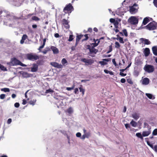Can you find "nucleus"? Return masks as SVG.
<instances>
[{
  "label": "nucleus",
  "mask_w": 157,
  "mask_h": 157,
  "mask_svg": "<svg viewBox=\"0 0 157 157\" xmlns=\"http://www.w3.org/2000/svg\"><path fill=\"white\" fill-rule=\"evenodd\" d=\"M142 29H146L149 30H153L157 29V23L154 21L149 23L146 26H144Z\"/></svg>",
  "instance_id": "nucleus-1"
},
{
  "label": "nucleus",
  "mask_w": 157,
  "mask_h": 157,
  "mask_svg": "<svg viewBox=\"0 0 157 157\" xmlns=\"http://www.w3.org/2000/svg\"><path fill=\"white\" fill-rule=\"evenodd\" d=\"M25 56L28 59L31 61L36 60L39 58V56L32 53L27 54Z\"/></svg>",
  "instance_id": "nucleus-2"
},
{
  "label": "nucleus",
  "mask_w": 157,
  "mask_h": 157,
  "mask_svg": "<svg viewBox=\"0 0 157 157\" xmlns=\"http://www.w3.org/2000/svg\"><path fill=\"white\" fill-rule=\"evenodd\" d=\"M144 69L145 72L149 73L154 71L155 67L153 65L146 64L144 67Z\"/></svg>",
  "instance_id": "nucleus-3"
},
{
  "label": "nucleus",
  "mask_w": 157,
  "mask_h": 157,
  "mask_svg": "<svg viewBox=\"0 0 157 157\" xmlns=\"http://www.w3.org/2000/svg\"><path fill=\"white\" fill-rule=\"evenodd\" d=\"M73 9V7L71 4L69 3L63 9V11L66 13H71V10Z\"/></svg>",
  "instance_id": "nucleus-4"
},
{
  "label": "nucleus",
  "mask_w": 157,
  "mask_h": 157,
  "mask_svg": "<svg viewBox=\"0 0 157 157\" xmlns=\"http://www.w3.org/2000/svg\"><path fill=\"white\" fill-rule=\"evenodd\" d=\"M128 22L131 24L136 25L138 23V20L136 17L132 16L129 19Z\"/></svg>",
  "instance_id": "nucleus-5"
},
{
  "label": "nucleus",
  "mask_w": 157,
  "mask_h": 157,
  "mask_svg": "<svg viewBox=\"0 0 157 157\" xmlns=\"http://www.w3.org/2000/svg\"><path fill=\"white\" fill-rule=\"evenodd\" d=\"M129 11L131 13H134L137 11L138 7V5L136 3H134L132 6H130Z\"/></svg>",
  "instance_id": "nucleus-6"
},
{
  "label": "nucleus",
  "mask_w": 157,
  "mask_h": 157,
  "mask_svg": "<svg viewBox=\"0 0 157 157\" xmlns=\"http://www.w3.org/2000/svg\"><path fill=\"white\" fill-rule=\"evenodd\" d=\"M20 61L15 58H12L11 61L9 63L10 65L14 66L17 65H19Z\"/></svg>",
  "instance_id": "nucleus-7"
},
{
  "label": "nucleus",
  "mask_w": 157,
  "mask_h": 157,
  "mask_svg": "<svg viewBox=\"0 0 157 157\" xmlns=\"http://www.w3.org/2000/svg\"><path fill=\"white\" fill-rule=\"evenodd\" d=\"M140 44H144L149 45L151 44V42L148 39H146L144 38H140Z\"/></svg>",
  "instance_id": "nucleus-8"
},
{
  "label": "nucleus",
  "mask_w": 157,
  "mask_h": 157,
  "mask_svg": "<svg viewBox=\"0 0 157 157\" xmlns=\"http://www.w3.org/2000/svg\"><path fill=\"white\" fill-rule=\"evenodd\" d=\"M51 65L52 66L58 68H61L63 67L62 65L61 64H59L57 62H51Z\"/></svg>",
  "instance_id": "nucleus-9"
},
{
  "label": "nucleus",
  "mask_w": 157,
  "mask_h": 157,
  "mask_svg": "<svg viewBox=\"0 0 157 157\" xmlns=\"http://www.w3.org/2000/svg\"><path fill=\"white\" fill-rule=\"evenodd\" d=\"M149 18V17H146L144 19L142 25L140 27L142 29L143 25H145L150 21Z\"/></svg>",
  "instance_id": "nucleus-10"
},
{
  "label": "nucleus",
  "mask_w": 157,
  "mask_h": 157,
  "mask_svg": "<svg viewBox=\"0 0 157 157\" xmlns=\"http://www.w3.org/2000/svg\"><path fill=\"white\" fill-rule=\"evenodd\" d=\"M62 24L65 25V27L66 29H68L70 28V25L68 24V22L67 20L65 19H63L62 21Z\"/></svg>",
  "instance_id": "nucleus-11"
},
{
  "label": "nucleus",
  "mask_w": 157,
  "mask_h": 157,
  "mask_svg": "<svg viewBox=\"0 0 157 157\" xmlns=\"http://www.w3.org/2000/svg\"><path fill=\"white\" fill-rule=\"evenodd\" d=\"M38 65L35 63L33 64V67H31V71L32 72H36L38 69Z\"/></svg>",
  "instance_id": "nucleus-12"
},
{
  "label": "nucleus",
  "mask_w": 157,
  "mask_h": 157,
  "mask_svg": "<svg viewBox=\"0 0 157 157\" xmlns=\"http://www.w3.org/2000/svg\"><path fill=\"white\" fill-rule=\"evenodd\" d=\"M149 79L146 77L143 79L142 83L143 85H147L149 83Z\"/></svg>",
  "instance_id": "nucleus-13"
},
{
  "label": "nucleus",
  "mask_w": 157,
  "mask_h": 157,
  "mask_svg": "<svg viewBox=\"0 0 157 157\" xmlns=\"http://www.w3.org/2000/svg\"><path fill=\"white\" fill-rule=\"evenodd\" d=\"M51 49L53 52V53L54 54H56L59 53V51L58 49L56 47L54 46H51Z\"/></svg>",
  "instance_id": "nucleus-14"
},
{
  "label": "nucleus",
  "mask_w": 157,
  "mask_h": 157,
  "mask_svg": "<svg viewBox=\"0 0 157 157\" xmlns=\"http://www.w3.org/2000/svg\"><path fill=\"white\" fill-rule=\"evenodd\" d=\"M144 54L146 56H147L150 53V50L148 48H145L144 51Z\"/></svg>",
  "instance_id": "nucleus-15"
},
{
  "label": "nucleus",
  "mask_w": 157,
  "mask_h": 157,
  "mask_svg": "<svg viewBox=\"0 0 157 157\" xmlns=\"http://www.w3.org/2000/svg\"><path fill=\"white\" fill-rule=\"evenodd\" d=\"M27 38V36L26 34H24L22 37L21 39L20 40V43L21 44H23L24 43L25 40Z\"/></svg>",
  "instance_id": "nucleus-16"
},
{
  "label": "nucleus",
  "mask_w": 157,
  "mask_h": 157,
  "mask_svg": "<svg viewBox=\"0 0 157 157\" xmlns=\"http://www.w3.org/2000/svg\"><path fill=\"white\" fill-rule=\"evenodd\" d=\"M151 133V131L150 130L147 131H144L142 132V135L143 136H147Z\"/></svg>",
  "instance_id": "nucleus-17"
},
{
  "label": "nucleus",
  "mask_w": 157,
  "mask_h": 157,
  "mask_svg": "<svg viewBox=\"0 0 157 157\" xmlns=\"http://www.w3.org/2000/svg\"><path fill=\"white\" fill-rule=\"evenodd\" d=\"M152 50L154 55L157 56V46H155L152 47Z\"/></svg>",
  "instance_id": "nucleus-18"
},
{
  "label": "nucleus",
  "mask_w": 157,
  "mask_h": 157,
  "mask_svg": "<svg viewBox=\"0 0 157 157\" xmlns=\"http://www.w3.org/2000/svg\"><path fill=\"white\" fill-rule=\"evenodd\" d=\"M117 38H115V39L117 40H119V42H120V43L121 44H124V41L123 40V38L122 37H120L118 35H117Z\"/></svg>",
  "instance_id": "nucleus-19"
},
{
  "label": "nucleus",
  "mask_w": 157,
  "mask_h": 157,
  "mask_svg": "<svg viewBox=\"0 0 157 157\" xmlns=\"http://www.w3.org/2000/svg\"><path fill=\"white\" fill-rule=\"evenodd\" d=\"M132 117L136 120H137L139 118V115L138 114L135 113L132 115Z\"/></svg>",
  "instance_id": "nucleus-20"
},
{
  "label": "nucleus",
  "mask_w": 157,
  "mask_h": 157,
  "mask_svg": "<svg viewBox=\"0 0 157 157\" xmlns=\"http://www.w3.org/2000/svg\"><path fill=\"white\" fill-rule=\"evenodd\" d=\"M73 112V109L72 107H70L69 108L65 110L66 113H67L69 114H71Z\"/></svg>",
  "instance_id": "nucleus-21"
},
{
  "label": "nucleus",
  "mask_w": 157,
  "mask_h": 157,
  "mask_svg": "<svg viewBox=\"0 0 157 157\" xmlns=\"http://www.w3.org/2000/svg\"><path fill=\"white\" fill-rule=\"evenodd\" d=\"M98 52V50L97 49L95 48H94L91 47V49L90 51V53H94L96 54Z\"/></svg>",
  "instance_id": "nucleus-22"
},
{
  "label": "nucleus",
  "mask_w": 157,
  "mask_h": 157,
  "mask_svg": "<svg viewBox=\"0 0 157 157\" xmlns=\"http://www.w3.org/2000/svg\"><path fill=\"white\" fill-rule=\"evenodd\" d=\"M118 20H118H116L113 23L114 27L116 29L118 28L119 21H121L120 19H119Z\"/></svg>",
  "instance_id": "nucleus-23"
},
{
  "label": "nucleus",
  "mask_w": 157,
  "mask_h": 157,
  "mask_svg": "<svg viewBox=\"0 0 157 157\" xmlns=\"http://www.w3.org/2000/svg\"><path fill=\"white\" fill-rule=\"evenodd\" d=\"M46 40V38H44L43 39V44L41 46H40L39 47V48L38 49V50L39 51H40L41 49H42L44 47L45 44Z\"/></svg>",
  "instance_id": "nucleus-24"
},
{
  "label": "nucleus",
  "mask_w": 157,
  "mask_h": 157,
  "mask_svg": "<svg viewBox=\"0 0 157 157\" xmlns=\"http://www.w3.org/2000/svg\"><path fill=\"white\" fill-rule=\"evenodd\" d=\"M88 33L87 34L88 35V36L89 37V38H90V40H92V38L94 37L95 35V34L94 33Z\"/></svg>",
  "instance_id": "nucleus-25"
},
{
  "label": "nucleus",
  "mask_w": 157,
  "mask_h": 157,
  "mask_svg": "<svg viewBox=\"0 0 157 157\" xmlns=\"http://www.w3.org/2000/svg\"><path fill=\"white\" fill-rule=\"evenodd\" d=\"M80 92L82 93V94L83 95L84 94L85 90L83 87V86L82 85H80V87L79 88Z\"/></svg>",
  "instance_id": "nucleus-26"
},
{
  "label": "nucleus",
  "mask_w": 157,
  "mask_h": 157,
  "mask_svg": "<svg viewBox=\"0 0 157 157\" xmlns=\"http://www.w3.org/2000/svg\"><path fill=\"white\" fill-rule=\"evenodd\" d=\"M96 40H98V41L97 43H94L90 44L91 45H92L91 47L94 48V47L97 46L98 45V44L100 42V41L99 40H98V39H97Z\"/></svg>",
  "instance_id": "nucleus-27"
},
{
  "label": "nucleus",
  "mask_w": 157,
  "mask_h": 157,
  "mask_svg": "<svg viewBox=\"0 0 157 157\" xmlns=\"http://www.w3.org/2000/svg\"><path fill=\"white\" fill-rule=\"evenodd\" d=\"M136 136H137L138 137L140 138L142 140H143L144 139L143 137V136L142 135V134H141L140 132H138L136 134Z\"/></svg>",
  "instance_id": "nucleus-28"
},
{
  "label": "nucleus",
  "mask_w": 157,
  "mask_h": 157,
  "mask_svg": "<svg viewBox=\"0 0 157 157\" xmlns=\"http://www.w3.org/2000/svg\"><path fill=\"white\" fill-rule=\"evenodd\" d=\"M23 76L27 78L30 77V75L27 72H24L22 74Z\"/></svg>",
  "instance_id": "nucleus-29"
},
{
  "label": "nucleus",
  "mask_w": 157,
  "mask_h": 157,
  "mask_svg": "<svg viewBox=\"0 0 157 157\" xmlns=\"http://www.w3.org/2000/svg\"><path fill=\"white\" fill-rule=\"evenodd\" d=\"M130 124L133 127H136V126L137 125V123L136 122L134 121L133 120H132L130 123Z\"/></svg>",
  "instance_id": "nucleus-30"
},
{
  "label": "nucleus",
  "mask_w": 157,
  "mask_h": 157,
  "mask_svg": "<svg viewBox=\"0 0 157 157\" xmlns=\"http://www.w3.org/2000/svg\"><path fill=\"white\" fill-rule=\"evenodd\" d=\"M83 35H78L76 36V41L78 42L79 41V40H80V39L82 38V37H83Z\"/></svg>",
  "instance_id": "nucleus-31"
},
{
  "label": "nucleus",
  "mask_w": 157,
  "mask_h": 157,
  "mask_svg": "<svg viewBox=\"0 0 157 157\" xmlns=\"http://www.w3.org/2000/svg\"><path fill=\"white\" fill-rule=\"evenodd\" d=\"M115 48L117 49H119L121 47V45L118 42H115Z\"/></svg>",
  "instance_id": "nucleus-32"
},
{
  "label": "nucleus",
  "mask_w": 157,
  "mask_h": 157,
  "mask_svg": "<svg viewBox=\"0 0 157 157\" xmlns=\"http://www.w3.org/2000/svg\"><path fill=\"white\" fill-rule=\"evenodd\" d=\"M146 95L148 98H155V97L152 94L149 93H146Z\"/></svg>",
  "instance_id": "nucleus-33"
},
{
  "label": "nucleus",
  "mask_w": 157,
  "mask_h": 157,
  "mask_svg": "<svg viewBox=\"0 0 157 157\" xmlns=\"http://www.w3.org/2000/svg\"><path fill=\"white\" fill-rule=\"evenodd\" d=\"M94 62V61L93 59H87L86 63H88L89 64L91 65Z\"/></svg>",
  "instance_id": "nucleus-34"
},
{
  "label": "nucleus",
  "mask_w": 157,
  "mask_h": 157,
  "mask_svg": "<svg viewBox=\"0 0 157 157\" xmlns=\"http://www.w3.org/2000/svg\"><path fill=\"white\" fill-rule=\"evenodd\" d=\"M104 72L106 74L109 73L110 75H113V73L112 71H109L106 69L104 70Z\"/></svg>",
  "instance_id": "nucleus-35"
},
{
  "label": "nucleus",
  "mask_w": 157,
  "mask_h": 157,
  "mask_svg": "<svg viewBox=\"0 0 157 157\" xmlns=\"http://www.w3.org/2000/svg\"><path fill=\"white\" fill-rule=\"evenodd\" d=\"M36 101V99H33V100H30L29 102V103L30 105H35V103Z\"/></svg>",
  "instance_id": "nucleus-36"
},
{
  "label": "nucleus",
  "mask_w": 157,
  "mask_h": 157,
  "mask_svg": "<svg viewBox=\"0 0 157 157\" xmlns=\"http://www.w3.org/2000/svg\"><path fill=\"white\" fill-rule=\"evenodd\" d=\"M0 69L3 71H7L6 68L1 64H0Z\"/></svg>",
  "instance_id": "nucleus-37"
},
{
  "label": "nucleus",
  "mask_w": 157,
  "mask_h": 157,
  "mask_svg": "<svg viewBox=\"0 0 157 157\" xmlns=\"http://www.w3.org/2000/svg\"><path fill=\"white\" fill-rule=\"evenodd\" d=\"M75 86L74 85H73L71 87H67L66 88V89L68 91H70L71 90H73L74 88H75Z\"/></svg>",
  "instance_id": "nucleus-38"
},
{
  "label": "nucleus",
  "mask_w": 157,
  "mask_h": 157,
  "mask_svg": "<svg viewBox=\"0 0 157 157\" xmlns=\"http://www.w3.org/2000/svg\"><path fill=\"white\" fill-rule=\"evenodd\" d=\"M32 19L33 20L36 21H39L40 20L39 18L38 17L36 16H34L32 17Z\"/></svg>",
  "instance_id": "nucleus-39"
},
{
  "label": "nucleus",
  "mask_w": 157,
  "mask_h": 157,
  "mask_svg": "<svg viewBox=\"0 0 157 157\" xmlns=\"http://www.w3.org/2000/svg\"><path fill=\"white\" fill-rule=\"evenodd\" d=\"M112 51V44L109 46V49L108 51L107 52V53L108 54L109 53Z\"/></svg>",
  "instance_id": "nucleus-40"
},
{
  "label": "nucleus",
  "mask_w": 157,
  "mask_h": 157,
  "mask_svg": "<svg viewBox=\"0 0 157 157\" xmlns=\"http://www.w3.org/2000/svg\"><path fill=\"white\" fill-rule=\"evenodd\" d=\"M99 63H100L101 66L107 64V63L105 62L104 61H99Z\"/></svg>",
  "instance_id": "nucleus-41"
},
{
  "label": "nucleus",
  "mask_w": 157,
  "mask_h": 157,
  "mask_svg": "<svg viewBox=\"0 0 157 157\" xmlns=\"http://www.w3.org/2000/svg\"><path fill=\"white\" fill-rule=\"evenodd\" d=\"M88 34H86L84 35V36L85 37V39H82V41H86L88 39L89 37L88 36Z\"/></svg>",
  "instance_id": "nucleus-42"
},
{
  "label": "nucleus",
  "mask_w": 157,
  "mask_h": 157,
  "mask_svg": "<svg viewBox=\"0 0 157 157\" xmlns=\"http://www.w3.org/2000/svg\"><path fill=\"white\" fill-rule=\"evenodd\" d=\"M62 63L63 65H64L65 63H67V62L66 59L65 58H63L62 60Z\"/></svg>",
  "instance_id": "nucleus-43"
},
{
  "label": "nucleus",
  "mask_w": 157,
  "mask_h": 157,
  "mask_svg": "<svg viewBox=\"0 0 157 157\" xmlns=\"http://www.w3.org/2000/svg\"><path fill=\"white\" fill-rule=\"evenodd\" d=\"M54 92V91L51 89H49L48 90H46L45 93H53Z\"/></svg>",
  "instance_id": "nucleus-44"
},
{
  "label": "nucleus",
  "mask_w": 157,
  "mask_h": 157,
  "mask_svg": "<svg viewBox=\"0 0 157 157\" xmlns=\"http://www.w3.org/2000/svg\"><path fill=\"white\" fill-rule=\"evenodd\" d=\"M123 32L124 33V36L127 37L128 36V34L127 33V31L126 29H124L123 30Z\"/></svg>",
  "instance_id": "nucleus-45"
},
{
  "label": "nucleus",
  "mask_w": 157,
  "mask_h": 157,
  "mask_svg": "<svg viewBox=\"0 0 157 157\" xmlns=\"http://www.w3.org/2000/svg\"><path fill=\"white\" fill-rule=\"evenodd\" d=\"M152 135L154 136L157 135V128L155 129L152 132Z\"/></svg>",
  "instance_id": "nucleus-46"
},
{
  "label": "nucleus",
  "mask_w": 157,
  "mask_h": 157,
  "mask_svg": "<svg viewBox=\"0 0 157 157\" xmlns=\"http://www.w3.org/2000/svg\"><path fill=\"white\" fill-rule=\"evenodd\" d=\"M2 90L3 91L5 92H9L10 91L9 88H3Z\"/></svg>",
  "instance_id": "nucleus-47"
},
{
  "label": "nucleus",
  "mask_w": 157,
  "mask_h": 157,
  "mask_svg": "<svg viewBox=\"0 0 157 157\" xmlns=\"http://www.w3.org/2000/svg\"><path fill=\"white\" fill-rule=\"evenodd\" d=\"M128 82L131 84H132L133 82L131 78H128L127 80Z\"/></svg>",
  "instance_id": "nucleus-48"
},
{
  "label": "nucleus",
  "mask_w": 157,
  "mask_h": 157,
  "mask_svg": "<svg viewBox=\"0 0 157 157\" xmlns=\"http://www.w3.org/2000/svg\"><path fill=\"white\" fill-rule=\"evenodd\" d=\"M73 39V35H70L69 36V39L68 40L69 41H72Z\"/></svg>",
  "instance_id": "nucleus-49"
},
{
  "label": "nucleus",
  "mask_w": 157,
  "mask_h": 157,
  "mask_svg": "<svg viewBox=\"0 0 157 157\" xmlns=\"http://www.w3.org/2000/svg\"><path fill=\"white\" fill-rule=\"evenodd\" d=\"M147 145H149L151 147L152 149L154 148V147L153 145L152 144H150L148 141H147Z\"/></svg>",
  "instance_id": "nucleus-50"
},
{
  "label": "nucleus",
  "mask_w": 157,
  "mask_h": 157,
  "mask_svg": "<svg viewBox=\"0 0 157 157\" xmlns=\"http://www.w3.org/2000/svg\"><path fill=\"white\" fill-rule=\"evenodd\" d=\"M86 33H92L94 32H93L92 29L91 28H89L88 29V30L87 31Z\"/></svg>",
  "instance_id": "nucleus-51"
},
{
  "label": "nucleus",
  "mask_w": 157,
  "mask_h": 157,
  "mask_svg": "<svg viewBox=\"0 0 157 157\" xmlns=\"http://www.w3.org/2000/svg\"><path fill=\"white\" fill-rule=\"evenodd\" d=\"M139 74V72L137 71H135L134 72V75L136 76H137Z\"/></svg>",
  "instance_id": "nucleus-52"
},
{
  "label": "nucleus",
  "mask_w": 157,
  "mask_h": 157,
  "mask_svg": "<svg viewBox=\"0 0 157 157\" xmlns=\"http://www.w3.org/2000/svg\"><path fill=\"white\" fill-rule=\"evenodd\" d=\"M85 134L86 138H88L90 136V132H87Z\"/></svg>",
  "instance_id": "nucleus-53"
},
{
  "label": "nucleus",
  "mask_w": 157,
  "mask_h": 157,
  "mask_svg": "<svg viewBox=\"0 0 157 157\" xmlns=\"http://www.w3.org/2000/svg\"><path fill=\"white\" fill-rule=\"evenodd\" d=\"M43 62V60H38L37 61V63L39 65L42 64Z\"/></svg>",
  "instance_id": "nucleus-54"
},
{
  "label": "nucleus",
  "mask_w": 157,
  "mask_h": 157,
  "mask_svg": "<svg viewBox=\"0 0 157 157\" xmlns=\"http://www.w3.org/2000/svg\"><path fill=\"white\" fill-rule=\"evenodd\" d=\"M153 3L155 6L157 8V0H153Z\"/></svg>",
  "instance_id": "nucleus-55"
},
{
  "label": "nucleus",
  "mask_w": 157,
  "mask_h": 157,
  "mask_svg": "<svg viewBox=\"0 0 157 157\" xmlns=\"http://www.w3.org/2000/svg\"><path fill=\"white\" fill-rule=\"evenodd\" d=\"M74 92L75 94H78L79 91L78 88H76L75 89Z\"/></svg>",
  "instance_id": "nucleus-56"
},
{
  "label": "nucleus",
  "mask_w": 157,
  "mask_h": 157,
  "mask_svg": "<svg viewBox=\"0 0 157 157\" xmlns=\"http://www.w3.org/2000/svg\"><path fill=\"white\" fill-rule=\"evenodd\" d=\"M112 62L113 64L115 66H117V64L116 63L115 59H112Z\"/></svg>",
  "instance_id": "nucleus-57"
},
{
  "label": "nucleus",
  "mask_w": 157,
  "mask_h": 157,
  "mask_svg": "<svg viewBox=\"0 0 157 157\" xmlns=\"http://www.w3.org/2000/svg\"><path fill=\"white\" fill-rule=\"evenodd\" d=\"M20 106V104L18 102H16L14 104V106L16 108H18Z\"/></svg>",
  "instance_id": "nucleus-58"
},
{
  "label": "nucleus",
  "mask_w": 157,
  "mask_h": 157,
  "mask_svg": "<svg viewBox=\"0 0 157 157\" xmlns=\"http://www.w3.org/2000/svg\"><path fill=\"white\" fill-rule=\"evenodd\" d=\"M87 60V59H86L82 58L81 59V61L82 62H84L85 63H86Z\"/></svg>",
  "instance_id": "nucleus-59"
},
{
  "label": "nucleus",
  "mask_w": 157,
  "mask_h": 157,
  "mask_svg": "<svg viewBox=\"0 0 157 157\" xmlns=\"http://www.w3.org/2000/svg\"><path fill=\"white\" fill-rule=\"evenodd\" d=\"M19 65H20L22 67H26L27 66V65H26L20 61V62Z\"/></svg>",
  "instance_id": "nucleus-60"
},
{
  "label": "nucleus",
  "mask_w": 157,
  "mask_h": 157,
  "mask_svg": "<svg viewBox=\"0 0 157 157\" xmlns=\"http://www.w3.org/2000/svg\"><path fill=\"white\" fill-rule=\"evenodd\" d=\"M116 20H115V19L114 18H110V20H109V21H110V22L111 23H114V22H115V21Z\"/></svg>",
  "instance_id": "nucleus-61"
},
{
  "label": "nucleus",
  "mask_w": 157,
  "mask_h": 157,
  "mask_svg": "<svg viewBox=\"0 0 157 157\" xmlns=\"http://www.w3.org/2000/svg\"><path fill=\"white\" fill-rule=\"evenodd\" d=\"M111 60V59L110 58H108V59H103V61H104L106 62H109Z\"/></svg>",
  "instance_id": "nucleus-62"
},
{
  "label": "nucleus",
  "mask_w": 157,
  "mask_h": 157,
  "mask_svg": "<svg viewBox=\"0 0 157 157\" xmlns=\"http://www.w3.org/2000/svg\"><path fill=\"white\" fill-rule=\"evenodd\" d=\"M126 80L125 78H122L121 80V82L122 83H124L125 82Z\"/></svg>",
  "instance_id": "nucleus-63"
},
{
  "label": "nucleus",
  "mask_w": 157,
  "mask_h": 157,
  "mask_svg": "<svg viewBox=\"0 0 157 157\" xmlns=\"http://www.w3.org/2000/svg\"><path fill=\"white\" fill-rule=\"evenodd\" d=\"M76 136L77 137H79L81 136V133L80 132H78L76 134Z\"/></svg>",
  "instance_id": "nucleus-64"
}]
</instances>
